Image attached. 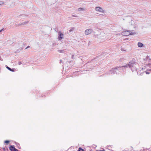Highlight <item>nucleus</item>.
Listing matches in <instances>:
<instances>
[{
    "mask_svg": "<svg viewBox=\"0 0 151 151\" xmlns=\"http://www.w3.org/2000/svg\"><path fill=\"white\" fill-rule=\"evenodd\" d=\"M78 151H84L80 147L78 149Z\"/></svg>",
    "mask_w": 151,
    "mask_h": 151,
    "instance_id": "nucleus-17",
    "label": "nucleus"
},
{
    "mask_svg": "<svg viewBox=\"0 0 151 151\" xmlns=\"http://www.w3.org/2000/svg\"><path fill=\"white\" fill-rule=\"evenodd\" d=\"M4 4V3L3 1H0V5L1 4Z\"/></svg>",
    "mask_w": 151,
    "mask_h": 151,
    "instance_id": "nucleus-18",
    "label": "nucleus"
},
{
    "mask_svg": "<svg viewBox=\"0 0 151 151\" xmlns=\"http://www.w3.org/2000/svg\"><path fill=\"white\" fill-rule=\"evenodd\" d=\"M146 73L147 74H149V73H147V72H146Z\"/></svg>",
    "mask_w": 151,
    "mask_h": 151,
    "instance_id": "nucleus-25",
    "label": "nucleus"
},
{
    "mask_svg": "<svg viewBox=\"0 0 151 151\" xmlns=\"http://www.w3.org/2000/svg\"><path fill=\"white\" fill-rule=\"evenodd\" d=\"M130 24L132 25H133L134 26H135V25H134V24H135L134 22V21L133 20H131V22H130Z\"/></svg>",
    "mask_w": 151,
    "mask_h": 151,
    "instance_id": "nucleus-12",
    "label": "nucleus"
},
{
    "mask_svg": "<svg viewBox=\"0 0 151 151\" xmlns=\"http://www.w3.org/2000/svg\"><path fill=\"white\" fill-rule=\"evenodd\" d=\"M92 29H87L85 31V34L87 35L91 34L92 32Z\"/></svg>",
    "mask_w": 151,
    "mask_h": 151,
    "instance_id": "nucleus-6",
    "label": "nucleus"
},
{
    "mask_svg": "<svg viewBox=\"0 0 151 151\" xmlns=\"http://www.w3.org/2000/svg\"><path fill=\"white\" fill-rule=\"evenodd\" d=\"M59 36L58 37V39L59 40H61L63 38V34L61 33L60 32H59L58 33Z\"/></svg>",
    "mask_w": 151,
    "mask_h": 151,
    "instance_id": "nucleus-7",
    "label": "nucleus"
},
{
    "mask_svg": "<svg viewBox=\"0 0 151 151\" xmlns=\"http://www.w3.org/2000/svg\"><path fill=\"white\" fill-rule=\"evenodd\" d=\"M74 30V28H72L70 29L69 30V32H70Z\"/></svg>",
    "mask_w": 151,
    "mask_h": 151,
    "instance_id": "nucleus-16",
    "label": "nucleus"
},
{
    "mask_svg": "<svg viewBox=\"0 0 151 151\" xmlns=\"http://www.w3.org/2000/svg\"><path fill=\"white\" fill-rule=\"evenodd\" d=\"M120 68H113L111 70V71L112 72L111 73L113 74H117V73H119L118 72L117 69H119Z\"/></svg>",
    "mask_w": 151,
    "mask_h": 151,
    "instance_id": "nucleus-5",
    "label": "nucleus"
},
{
    "mask_svg": "<svg viewBox=\"0 0 151 151\" xmlns=\"http://www.w3.org/2000/svg\"><path fill=\"white\" fill-rule=\"evenodd\" d=\"M22 64V63H21V62H19L18 63V64H19V65H21V64Z\"/></svg>",
    "mask_w": 151,
    "mask_h": 151,
    "instance_id": "nucleus-21",
    "label": "nucleus"
},
{
    "mask_svg": "<svg viewBox=\"0 0 151 151\" xmlns=\"http://www.w3.org/2000/svg\"><path fill=\"white\" fill-rule=\"evenodd\" d=\"M78 10L79 11H84L85 10V9L83 8H80L78 9Z\"/></svg>",
    "mask_w": 151,
    "mask_h": 151,
    "instance_id": "nucleus-14",
    "label": "nucleus"
},
{
    "mask_svg": "<svg viewBox=\"0 0 151 151\" xmlns=\"http://www.w3.org/2000/svg\"><path fill=\"white\" fill-rule=\"evenodd\" d=\"M9 148L11 151H18L17 149L14 147V145H11Z\"/></svg>",
    "mask_w": 151,
    "mask_h": 151,
    "instance_id": "nucleus-8",
    "label": "nucleus"
},
{
    "mask_svg": "<svg viewBox=\"0 0 151 151\" xmlns=\"http://www.w3.org/2000/svg\"><path fill=\"white\" fill-rule=\"evenodd\" d=\"M29 46H28L26 48V49H27L28 48H29Z\"/></svg>",
    "mask_w": 151,
    "mask_h": 151,
    "instance_id": "nucleus-23",
    "label": "nucleus"
},
{
    "mask_svg": "<svg viewBox=\"0 0 151 151\" xmlns=\"http://www.w3.org/2000/svg\"><path fill=\"white\" fill-rule=\"evenodd\" d=\"M58 51L60 53H64V51L63 50H58Z\"/></svg>",
    "mask_w": 151,
    "mask_h": 151,
    "instance_id": "nucleus-15",
    "label": "nucleus"
},
{
    "mask_svg": "<svg viewBox=\"0 0 151 151\" xmlns=\"http://www.w3.org/2000/svg\"><path fill=\"white\" fill-rule=\"evenodd\" d=\"M0 60H2L1 59V57L0 56Z\"/></svg>",
    "mask_w": 151,
    "mask_h": 151,
    "instance_id": "nucleus-24",
    "label": "nucleus"
},
{
    "mask_svg": "<svg viewBox=\"0 0 151 151\" xmlns=\"http://www.w3.org/2000/svg\"><path fill=\"white\" fill-rule=\"evenodd\" d=\"M107 36H108V34H105L104 33H102L101 34L100 38L101 40H104L106 39Z\"/></svg>",
    "mask_w": 151,
    "mask_h": 151,
    "instance_id": "nucleus-4",
    "label": "nucleus"
},
{
    "mask_svg": "<svg viewBox=\"0 0 151 151\" xmlns=\"http://www.w3.org/2000/svg\"><path fill=\"white\" fill-rule=\"evenodd\" d=\"M6 68L8 69L10 71H12V72L14 71V69H11L9 67H8V66H6Z\"/></svg>",
    "mask_w": 151,
    "mask_h": 151,
    "instance_id": "nucleus-13",
    "label": "nucleus"
},
{
    "mask_svg": "<svg viewBox=\"0 0 151 151\" xmlns=\"http://www.w3.org/2000/svg\"><path fill=\"white\" fill-rule=\"evenodd\" d=\"M95 10L96 11L99 12V13H98V14L101 15H102L103 14H101L104 13V10L101 7L99 6L96 7L95 8Z\"/></svg>",
    "mask_w": 151,
    "mask_h": 151,
    "instance_id": "nucleus-3",
    "label": "nucleus"
},
{
    "mask_svg": "<svg viewBox=\"0 0 151 151\" xmlns=\"http://www.w3.org/2000/svg\"><path fill=\"white\" fill-rule=\"evenodd\" d=\"M9 142V141L8 140H6L4 141V143H8Z\"/></svg>",
    "mask_w": 151,
    "mask_h": 151,
    "instance_id": "nucleus-19",
    "label": "nucleus"
},
{
    "mask_svg": "<svg viewBox=\"0 0 151 151\" xmlns=\"http://www.w3.org/2000/svg\"><path fill=\"white\" fill-rule=\"evenodd\" d=\"M135 34V32L129 30L123 32L122 34L124 36H127L130 35H134Z\"/></svg>",
    "mask_w": 151,
    "mask_h": 151,
    "instance_id": "nucleus-2",
    "label": "nucleus"
},
{
    "mask_svg": "<svg viewBox=\"0 0 151 151\" xmlns=\"http://www.w3.org/2000/svg\"><path fill=\"white\" fill-rule=\"evenodd\" d=\"M125 67L124 66H122V67H116V68H120L119 69H117V70L118 71V72H119V70H123V68H124V67Z\"/></svg>",
    "mask_w": 151,
    "mask_h": 151,
    "instance_id": "nucleus-9",
    "label": "nucleus"
},
{
    "mask_svg": "<svg viewBox=\"0 0 151 151\" xmlns=\"http://www.w3.org/2000/svg\"><path fill=\"white\" fill-rule=\"evenodd\" d=\"M121 50L122 51H125L126 50V49L123 47H121Z\"/></svg>",
    "mask_w": 151,
    "mask_h": 151,
    "instance_id": "nucleus-11",
    "label": "nucleus"
},
{
    "mask_svg": "<svg viewBox=\"0 0 151 151\" xmlns=\"http://www.w3.org/2000/svg\"><path fill=\"white\" fill-rule=\"evenodd\" d=\"M134 60L133 59L132 60L130 61L128 64H127L124 66L127 68L129 67V68L133 67L132 68V70L133 71L135 70H136V66L137 65L136 63L135 62Z\"/></svg>",
    "mask_w": 151,
    "mask_h": 151,
    "instance_id": "nucleus-1",
    "label": "nucleus"
},
{
    "mask_svg": "<svg viewBox=\"0 0 151 151\" xmlns=\"http://www.w3.org/2000/svg\"><path fill=\"white\" fill-rule=\"evenodd\" d=\"M4 30V29H1L0 30V32H2V31Z\"/></svg>",
    "mask_w": 151,
    "mask_h": 151,
    "instance_id": "nucleus-22",
    "label": "nucleus"
},
{
    "mask_svg": "<svg viewBox=\"0 0 151 151\" xmlns=\"http://www.w3.org/2000/svg\"><path fill=\"white\" fill-rule=\"evenodd\" d=\"M138 46L139 47H143V44L141 42H138L137 44Z\"/></svg>",
    "mask_w": 151,
    "mask_h": 151,
    "instance_id": "nucleus-10",
    "label": "nucleus"
},
{
    "mask_svg": "<svg viewBox=\"0 0 151 151\" xmlns=\"http://www.w3.org/2000/svg\"><path fill=\"white\" fill-rule=\"evenodd\" d=\"M28 22V21H27L26 22H24L23 23V24H26Z\"/></svg>",
    "mask_w": 151,
    "mask_h": 151,
    "instance_id": "nucleus-20",
    "label": "nucleus"
}]
</instances>
